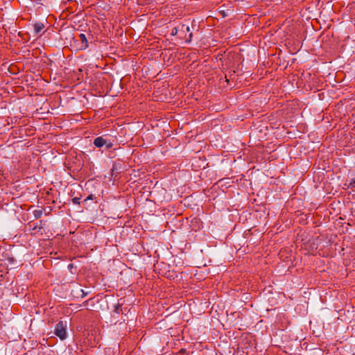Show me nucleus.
<instances>
[{"label": "nucleus", "instance_id": "obj_1", "mask_svg": "<svg viewBox=\"0 0 355 355\" xmlns=\"http://www.w3.org/2000/svg\"><path fill=\"white\" fill-rule=\"evenodd\" d=\"M67 322L60 321L55 327L54 334L62 340L67 338Z\"/></svg>", "mask_w": 355, "mask_h": 355}, {"label": "nucleus", "instance_id": "obj_2", "mask_svg": "<svg viewBox=\"0 0 355 355\" xmlns=\"http://www.w3.org/2000/svg\"><path fill=\"white\" fill-rule=\"evenodd\" d=\"M94 144L97 148L105 146L107 149H110L113 146V143L110 139L104 138L103 137H98L94 140Z\"/></svg>", "mask_w": 355, "mask_h": 355}, {"label": "nucleus", "instance_id": "obj_3", "mask_svg": "<svg viewBox=\"0 0 355 355\" xmlns=\"http://www.w3.org/2000/svg\"><path fill=\"white\" fill-rule=\"evenodd\" d=\"M44 28V24L42 22H36L33 25L35 35H38Z\"/></svg>", "mask_w": 355, "mask_h": 355}, {"label": "nucleus", "instance_id": "obj_4", "mask_svg": "<svg viewBox=\"0 0 355 355\" xmlns=\"http://www.w3.org/2000/svg\"><path fill=\"white\" fill-rule=\"evenodd\" d=\"M80 40L82 42V45L80 46V49H85L88 47V42L86 37V35L83 33H80L79 35Z\"/></svg>", "mask_w": 355, "mask_h": 355}, {"label": "nucleus", "instance_id": "obj_5", "mask_svg": "<svg viewBox=\"0 0 355 355\" xmlns=\"http://www.w3.org/2000/svg\"><path fill=\"white\" fill-rule=\"evenodd\" d=\"M33 214L36 218H39L42 215V210H35Z\"/></svg>", "mask_w": 355, "mask_h": 355}, {"label": "nucleus", "instance_id": "obj_6", "mask_svg": "<svg viewBox=\"0 0 355 355\" xmlns=\"http://www.w3.org/2000/svg\"><path fill=\"white\" fill-rule=\"evenodd\" d=\"M180 30H181L182 32H185V31H187V32H189V31H190V28H189V26H185V25H184V24H183V25H182V26H181V28H180Z\"/></svg>", "mask_w": 355, "mask_h": 355}, {"label": "nucleus", "instance_id": "obj_7", "mask_svg": "<svg viewBox=\"0 0 355 355\" xmlns=\"http://www.w3.org/2000/svg\"><path fill=\"white\" fill-rule=\"evenodd\" d=\"M122 311V308H121V306L120 304H118L115 306V309H114V311L116 313H119L121 311Z\"/></svg>", "mask_w": 355, "mask_h": 355}, {"label": "nucleus", "instance_id": "obj_8", "mask_svg": "<svg viewBox=\"0 0 355 355\" xmlns=\"http://www.w3.org/2000/svg\"><path fill=\"white\" fill-rule=\"evenodd\" d=\"M179 29L177 27H175L171 31L172 35H176L178 33Z\"/></svg>", "mask_w": 355, "mask_h": 355}, {"label": "nucleus", "instance_id": "obj_9", "mask_svg": "<svg viewBox=\"0 0 355 355\" xmlns=\"http://www.w3.org/2000/svg\"><path fill=\"white\" fill-rule=\"evenodd\" d=\"M72 200L74 204H80V201H79L80 198H73Z\"/></svg>", "mask_w": 355, "mask_h": 355}, {"label": "nucleus", "instance_id": "obj_10", "mask_svg": "<svg viewBox=\"0 0 355 355\" xmlns=\"http://www.w3.org/2000/svg\"><path fill=\"white\" fill-rule=\"evenodd\" d=\"M349 186H351L352 187H355V179H352L351 180V182L349 183Z\"/></svg>", "mask_w": 355, "mask_h": 355}, {"label": "nucleus", "instance_id": "obj_11", "mask_svg": "<svg viewBox=\"0 0 355 355\" xmlns=\"http://www.w3.org/2000/svg\"><path fill=\"white\" fill-rule=\"evenodd\" d=\"M192 36H193V35H192V33H191L189 34V38H188V39H187V40H186V41H187V42H190L191 41Z\"/></svg>", "mask_w": 355, "mask_h": 355}, {"label": "nucleus", "instance_id": "obj_12", "mask_svg": "<svg viewBox=\"0 0 355 355\" xmlns=\"http://www.w3.org/2000/svg\"><path fill=\"white\" fill-rule=\"evenodd\" d=\"M80 291L82 293V294H81V297H84L85 296V295H86V294L85 293L84 291H83V289H80Z\"/></svg>", "mask_w": 355, "mask_h": 355}, {"label": "nucleus", "instance_id": "obj_13", "mask_svg": "<svg viewBox=\"0 0 355 355\" xmlns=\"http://www.w3.org/2000/svg\"><path fill=\"white\" fill-rule=\"evenodd\" d=\"M37 226H35L34 227H33V230H35L37 229Z\"/></svg>", "mask_w": 355, "mask_h": 355}]
</instances>
